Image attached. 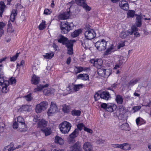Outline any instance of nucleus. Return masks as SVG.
<instances>
[{
    "mask_svg": "<svg viewBox=\"0 0 151 151\" xmlns=\"http://www.w3.org/2000/svg\"><path fill=\"white\" fill-rule=\"evenodd\" d=\"M55 142L62 145L63 143V141L60 137L57 136L55 137Z\"/></svg>",
    "mask_w": 151,
    "mask_h": 151,
    "instance_id": "35",
    "label": "nucleus"
},
{
    "mask_svg": "<svg viewBox=\"0 0 151 151\" xmlns=\"http://www.w3.org/2000/svg\"><path fill=\"white\" fill-rule=\"evenodd\" d=\"M85 1L86 0H75L76 4L81 6L85 3Z\"/></svg>",
    "mask_w": 151,
    "mask_h": 151,
    "instance_id": "46",
    "label": "nucleus"
},
{
    "mask_svg": "<svg viewBox=\"0 0 151 151\" xmlns=\"http://www.w3.org/2000/svg\"><path fill=\"white\" fill-rule=\"evenodd\" d=\"M77 127L80 130H81L83 129V128L84 127V125L83 123H80L77 125Z\"/></svg>",
    "mask_w": 151,
    "mask_h": 151,
    "instance_id": "62",
    "label": "nucleus"
},
{
    "mask_svg": "<svg viewBox=\"0 0 151 151\" xmlns=\"http://www.w3.org/2000/svg\"><path fill=\"white\" fill-rule=\"evenodd\" d=\"M74 25L72 22L70 23L67 21L61 22L60 25L61 32L63 34H66L69 31L73 29Z\"/></svg>",
    "mask_w": 151,
    "mask_h": 151,
    "instance_id": "1",
    "label": "nucleus"
},
{
    "mask_svg": "<svg viewBox=\"0 0 151 151\" xmlns=\"http://www.w3.org/2000/svg\"><path fill=\"white\" fill-rule=\"evenodd\" d=\"M68 40V38L65 37L62 35H60L58 37V42L64 45Z\"/></svg>",
    "mask_w": 151,
    "mask_h": 151,
    "instance_id": "16",
    "label": "nucleus"
},
{
    "mask_svg": "<svg viewBox=\"0 0 151 151\" xmlns=\"http://www.w3.org/2000/svg\"><path fill=\"white\" fill-rule=\"evenodd\" d=\"M100 97L104 99L108 100L110 97V95L109 93L107 91L102 92L100 94Z\"/></svg>",
    "mask_w": 151,
    "mask_h": 151,
    "instance_id": "13",
    "label": "nucleus"
},
{
    "mask_svg": "<svg viewBox=\"0 0 151 151\" xmlns=\"http://www.w3.org/2000/svg\"><path fill=\"white\" fill-rule=\"evenodd\" d=\"M83 147L85 151H93L92 145L89 142H85L83 144Z\"/></svg>",
    "mask_w": 151,
    "mask_h": 151,
    "instance_id": "10",
    "label": "nucleus"
},
{
    "mask_svg": "<svg viewBox=\"0 0 151 151\" xmlns=\"http://www.w3.org/2000/svg\"><path fill=\"white\" fill-rule=\"evenodd\" d=\"M139 78L136 79H134L131 80L129 83V86H133L136 84L139 81Z\"/></svg>",
    "mask_w": 151,
    "mask_h": 151,
    "instance_id": "32",
    "label": "nucleus"
},
{
    "mask_svg": "<svg viewBox=\"0 0 151 151\" xmlns=\"http://www.w3.org/2000/svg\"><path fill=\"white\" fill-rule=\"evenodd\" d=\"M132 34V32H130L129 31H122L120 33V36L122 38L124 39L126 38L129 35H131Z\"/></svg>",
    "mask_w": 151,
    "mask_h": 151,
    "instance_id": "14",
    "label": "nucleus"
},
{
    "mask_svg": "<svg viewBox=\"0 0 151 151\" xmlns=\"http://www.w3.org/2000/svg\"><path fill=\"white\" fill-rule=\"evenodd\" d=\"M40 81V77L35 75H34L32 78V83L35 85H37L39 83Z\"/></svg>",
    "mask_w": 151,
    "mask_h": 151,
    "instance_id": "20",
    "label": "nucleus"
},
{
    "mask_svg": "<svg viewBox=\"0 0 151 151\" xmlns=\"http://www.w3.org/2000/svg\"><path fill=\"white\" fill-rule=\"evenodd\" d=\"M116 108V106H114L111 104H108V106H107L106 110L108 111L112 112L115 110Z\"/></svg>",
    "mask_w": 151,
    "mask_h": 151,
    "instance_id": "22",
    "label": "nucleus"
},
{
    "mask_svg": "<svg viewBox=\"0 0 151 151\" xmlns=\"http://www.w3.org/2000/svg\"><path fill=\"white\" fill-rule=\"evenodd\" d=\"M14 149L13 147L10 145H8L6 146L4 149V151H13Z\"/></svg>",
    "mask_w": 151,
    "mask_h": 151,
    "instance_id": "47",
    "label": "nucleus"
},
{
    "mask_svg": "<svg viewBox=\"0 0 151 151\" xmlns=\"http://www.w3.org/2000/svg\"><path fill=\"white\" fill-rule=\"evenodd\" d=\"M18 122L22 126L21 128L23 129L25 127L24 119L21 116H19L17 118Z\"/></svg>",
    "mask_w": 151,
    "mask_h": 151,
    "instance_id": "18",
    "label": "nucleus"
},
{
    "mask_svg": "<svg viewBox=\"0 0 151 151\" xmlns=\"http://www.w3.org/2000/svg\"><path fill=\"white\" fill-rule=\"evenodd\" d=\"M48 105L47 102L44 101L36 106L35 110L37 113H40L44 110L47 108Z\"/></svg>",
    "mask_w": 151,
    "mask_h": 151,
    "instance_id": "5",
    "label": "nucleus"
},
{
    "mask_svg": "<svg viewBox=\"0 0 151 151\" xmlns=\"http://www.w3.org/2000/svg\"><path fill=\"white\" fill-rule=\"evenodd\" d=\"M47 126V122L44 119H42L40 120L38 123V127L41 129L42 128L46 127Z\"/></svg>",
    "mask_w": 151,
    "mask_h": 151,
    "instance_id": "12",
    "label": "nucleus"
},
{
    "mask_svg": "<svg viewBox=\"0 0 151 151\" xmlns=\"http://www.w3.org/2000/svg\"><path fill=\"white\" fill-rule=\"evenodd\" d=\"M17 9H13L10 17V19L12 22H13L14 21L15 17L17 16Z\"/></svg>",
    "mask_w": 151,
    "mask_h": 151,
    "instance_id": "23",
    "label": "nucleus"
},
{
    "mask_svg": "<svg viewBox=\"0 0 151 151\" xmlns=\"http://www.w3.org/2000/svg\"><path fill=\"white\" fill-rule=\"evenodd\" d=\"M111 71L109 69H105L104 77H108L111 74Z\"/></svg>",
    "mask_w": 151,
    "mask_h": 151,
    "instance_id": "43",
    "label": "nucleus"
},
{
    "mask_svg": "<svg viewBox=\"0 0 151 151\" xmlns=\"http://www.w3.org/2000/svg\"><path fill=\"white\" fill-rule=\"evenodd\" d=\"M83 85L82 84L75 85L73 86V90L75 91H78L83 88Z\"/></svg>",
    "mask_w": 151,
    "mask_h": 151,
    "instance_id": "39",
    "label": "nucleus"
},
{
    "mask_svg": "<svg viewBox=\"0 0 151 151\" xmlns=\"http://www.w3.org/2000/svg\"><path fill=\"white\" fill-rule=\"evenodd\" d=\"M75 72L77 74L83 71V67L81 66H76Z\"/></svg>",
    "mask_w": 151,
    "mask_h": 151,
    "instance_id": "38",
    "label": "nucleus"
},
{
    "mask_svg": "<svg viewBox=\"0 0 151 151\" xmlns=\"http://www.w3.org/2000/svg\"><path fill=\"white\" fill-rule=\"evenodd\" d=\"M85 37L88 40L93 39L96 36V33L92 29H88L84 33Z\"/></svg>",
    "mask_w": 151,
    "mask_h": 151,
    "instance_id": "6",
    "label": "nucleus"
},
{
    "mask_svg": "<svg viewBox=\"0 0 151 151\" xmlns=\"http://www.w3.org/2000/svg\"><path fill=\"white\" fill-rule=\"evenodd\" d=\"M82 6L86 12H89L91 9V8L85 3Z\"/></svg>",
    "mask_w": 151,
    "mask_h": 151,
    "instance_id": "45",
    "label": "nucleus"
},
{
    "mask_svg": "<svg viewBox=\"0 0 151 151\" xmlns=\"http://www.w3.org/2000/svg\"><path fill=\"white\" fill-rule=\"evenodd\" d=\"M24 97L26 100L27 101H30L32 99V97L30 94H28L26 96Z\"/></svg>",
    "mask_w": 151,
    "mask_h": 151,
    "instance_id": "58",
    "label": "nucleus"
},
{
    "mask_svg": "<svg viewBox=\"0 0 151 151\" xmlns=\"http://www.w3.org/2000/svg\"><path fill=\"white\" fill-rule=\"evenodd\" d=\"M3 66L2 64H0V76H3Z\"/></svg>",
    "mask_w": 151,
    "mask_h": 151,
    "instance_id": "63",
    "label": "nucleus"
},
{
    "mask_svg": "<svg viewBox=\"0 0 151 151\" xmlns=\"http://www.w3.org/2000/svg\"><path fill=\"white\" fill-rule=\"evenodd\" d=\"M141 108V106H134L133 107L132 110H134V113L140 110Z\"/></svg>",
    "mask_w": 151,
    "mask_h": 151,
    "instance_id": "56",
    "label": "nucleus"
},
{
    "mask_svg": "<svg viewBox=\"0 0 151 151\" xmlns=\"http://www.w3.org/2000/svg\"><path fill=\"white\" fill-rule=\"evenodd\" d=\"M84 130L90 133H92L93 132V131L91 129L85 127H84Z\"/></svg>",
    "mask_w": 151,
    "mask_h": 151,
    "instance_id": "64",
    "label": "nucleus"
},
{
    "mask_svg": "<svg viewBox=\"0 0 151 151\" xmlns=\"http://www.w3.org/2000/svg\"><path fill=\"white\" fill-rule=\"evenodd\" d=\"M64 45H65L67 48L73 47V45L72 44L71 41H69V40H68L67 41Z\"/></svg>",
    "mask_w": 151,
    "mask_h": 151,
    "instance_id": "40",
    "label": "nucleus"
},
{
    "mask_svg": "<svg viewBox=\"0 0 151 151\" xmlns=\"http://www.w3.org/2000/svg\"><path fill=\"white\" fill-rule=\"evenodd\" d=\"M103 61L101 59H96L94 66L97 68L101 67Z\"/></svg>",
    "mask_w": 151,
    "mask_h": 151,
    "instance_id": "17",
    "label": "nucleus"
},
{
    "mask_svg": "<svg viewBox=\"0 0 151 151\" xmlns=\"http://www.w3.org/2000/svg\"><path fill=\"white\" fill-rule=\"evenodd\" d=\"M119 111L120 112V113L123 114L125 112L124 107L122 105L119 106Z\"/></svg>",
    "mask_w": 151,
    "mask_h": 151,
    "instance_id": "54",
    "label": "nucleus"
},
{
    "mask_svg": "<svg viewBox=\"0 0 151 151\" xmlns=\"http://www.w3.org/2000/svg\"><path fill=\"white\" fill-rule=\"evenodd\" d=\"M71 127V125L70 123L65 121L59 124V128L62 133L65 134L68 133Z\"/></svg>",
    "mask_w": 151,
    "mask_h": 151,
    "instance_id": "2",
    "label": "nucleus"
},
{
    "mask_svg": "<svg viewBox=\"0 0 151 151\" xmlns=\"http://www.w3.org/2000/svg\"><path fill=\"white\" fill-rule=\"evenodd\" d=\"M5 5L3 2H0V16L1 17Z\"/></svg>",
    "mask_w": 151,
    "mask_h": 151,
    "instance_id": "29",
    "label": "nucleus"
},
{
    "mask_svg": "<svg viewBox=\"0 0 151 151\" xmlns=\"http://www.w3.org/2000/svg\"><path fill=\"white\" fill-rule=\"evenodd\" d=\"M73 86L72 85H70L66 88V90L68 91V93H70L73 91Z\"/></svg>",
    "mask_w": 151,
    "mask_h": 151,
    "instance_id": "51",
    "label": "nucleus"
},
{
    "mask_svg": "<svg viewBox=\"0 0 151 151\" xmlns=\"http://www.w3.org/2000/svg\"><path fill=\"white\" fill-rule=\"evenodd\" d=\"M5 126V124L4 123H0V132H2L4 131Z\"/></svg>",
    "mask_w": 151,
    "mask_h": 151,
    "instance_id": "49",
    "label": "nucleus"
},
{
    "mask_svg": "<svg viewBox=\"0 0 151 151\" xmlns=\"http://www.w3.org/2000/svg\"><path fill=\"white\" fill-rule=\"evenodd\" d=\"M14 31V30L13 29L12 24L10 23H9L8 25L7 32L9 33H13Z\"/></svg>",
    "mask_w": 151,
    "mask_h": 151,
    "instance_id": "42",
    "label": "nucleus"
},
{
    "mask_svg": "<svg viewBox=\"0 0 151 151\" xmlns=\"http://www.w3.org/2000/svg\"><path fill=\"white\" fill-rule=\"evenodd\" d=\"M55 92V90L53 88H49L48 89L45 90L44 91V93L45 95L49 96L50 94H52Z\"/></svg>",
    "mask_w": 151,
    "mask_h": 151,
    "instance_id": "24",
    "label": "nucleus"
},
{
    "mask_svg": "<svg viewBox=\"0 0 151 151\" xmlns=\"http://www.w3.org/2000/svg\"><path fill=\"white\" fill-rule=\"evenodd\" d=\"M119 6L124 10H127L129 9V6L128 3L125 0H122L119 3Z\"/></svg>",
    "mask_w": 151,
    "mask_h": 151,
    "instance_id": "11",
    "label": "nucleus"
},
{
    "mask_svg": "<svg viewBox=\"0 0 151 151\" xmlns=\"http://www.w3.org/2000/svg\"><path fill=\"white\" fill-rule=\"evenodd\" d=\"M94 98L95 101H97L100 97V94L96 93L94 95Z\"/></svg>",
    "mask_w": 151,
    "mask_h": 151,
    "instance_id": "59",
    "label": "nucleus"
},
{
    "mask_svg": "<svg viewBox=\"0 0 151 151\" xmlns=\"http://www.w3.org/2000/svg\"><path fill=\"white\" fill-rule=\"evenodd\" d=\"M54 54L53 52L47 53L45 55H43V56L45 58L48 59H51L54 56Z\"/></svg>",
    "mask_w": 151,
    "mask_h": 151,
    "instance_id": "27",
    "label": "nucleus"
},
{
    "mask_svg": "<svg viewBox=\"0 0 151 151\" xmlns=\"http://www.w3.org/2000/svg\"><path fill=\"white\" fill-rule=\"evenodd\" d=\"M89 78V76L87 74H80L77 76V79H81L84 81L88 80Z\"/></svg>",
    "mask_w": 151,
    "mask_h": 151,
    "instance_id": "19",
    "label": "nucleus"
},
{
    "mask_svg": "<svg viewBox=\"0 0 151 151\" xmlns=\"http://www.w3.org/2000/svg\"><path fill=\"white\" fill-rule=\"evenodd\" d=\"M41 130L45 134L46 136L49 135L51 133L50 129H48L46 127L42 129Z\"/></svg>",
    "mask_w": 151,
    "mask_h": 151,
    "instance_id": "28",
    "label": "nucleus"
},
{
    "mask_svg": "<svg viewBox=\"0 0 151 151\" xmlns=\"http://www.w3.org/2000/svg\"><path fill=\"white\" fill-rule=\"evenodd\" d=\"M107 42L104 39L99 40L95 43V46L99 51L104 50L106 48Z\"/></svg>",
    "mask_w": 151,
    "mask_h": 151,
    "instance_id": "4",
    "label": "nucleus"
},
{
    "mask_svg": "<svg viewBox=\"0 0 151 151\" xmlns=\"http://www.w3.org/2000/svg\"><path fill=\"white\" fill-rule=\"evenodd\" d=\"M19 53H17L16 55L10 58V60L11 61H15L19 56Z\"/></svg>",
    "mask_w": 151,
    "mask_h": 151,
    "instance_id": "55",
    "label": "nucleus"
},
{
    "mask_svg": "<svg viewBox=\"0 0 151 151\" xmlns=\"http://www.w3.org/2000/svg\"><path fill=\"white\" fill-rule=\"evenodd\" d=\"M52 12L51 10H49L48 9H45L44 11V14L46 15L50 14Z\"/></svg>",
    "mask_w": 151,
    "mask_h": 151,
    "instance_id": "57",
    "label": "nucleus"
},
{
    "mask_svg": "<svg viewBox=\"0 0 151 151\" xmlns=\"http://www.w3.org/2000/svg\"><path fill=\"white\" fill-rule=\"evenodd\" d=\"M114 49V45L112 44L110 47L108 48L106 51L105 52L104 54L105 55H108L111 53V52L114 51L112 50Z\"/></svg>",
    "mask_w": 151,
    "mask_h": 151,
    "instance_id": "34",
    "label": "nucleus"
},
{
    "mask_svg": "<svg viewBox=\"0 0 151 151\" xmlns=\"http://www.w3.org/2000/svg\"><path fill=\"white\" fill-rule=\"evenodd\" d=\"M123 62L122 60H119V63L115 65L114 67V69H117L120 68V67L123 64Z\"/></svg>",
    "mask_w": 151,
    "mask_h": 151,
    "instance_id": "50",
    "label": "nucleus"
},
{
    "mask_svg": "<svg viewBox=\"0 0 151 151\" xmlns=\"http://www.w3.org/2000/svg\"><path fill=\"white\" fill-rule=\"evenodd\" d=\"M20 125H21L18 123L15 122L13 123V128L14 129H17L18 127L19 128H21V127L20 126Z\"/></svg>",
    "mask_w": 151,
    "mask_h": 151,
    "instance_id": "53",
    "label": "nucleus"
},
{
    "mask_svg": "<svg viewBox=\"0 0 151 151\" xmlns=\"http://www.w3.org/2000/svg\"><path fill=\"white\" fill-rule=\"evenodd\" d=\"M141 120H142V119L140 118H138L136 119V123L137 125H141L142 124L141 122Z\"/></svg>",
    "mask_w": 151,
    "mask_h": 151,
    "instance_id": "60",
    "label": "nucleus"
},
{
    "mask_svg": "<svg viewBox=\"0 0 151 151\" xmlns=\"http://www.w3.org/2000/svg\"><path fill=\"white\" fill-rule=\"evenodd\" d=\"M128 17H132L134 15V12L132 10H129L127 13Z\"/></svg>",
    "mask_w": 151,
    "mask_h": 151,
    "instance_id": "52",
    "label": "nucleus"
},
{
    "mask_svg": "<svg viewBox=\"0 0 151 151\" xmlns=\"http://www.w3.org/2000/svg\"><path fill=\"white\" fill-rule=\"evenodd\" d=\"M58 108L55 103L51 102L50 108L47 112L48 115L51 116L52 114L58 111Z\"/></svg>",
    "mask_w": 151,
    "mask_h": 151,
    "instance_id": "7",
    "label": "nucleus"
},
{
    "mask_svg": "<svg viewBox=\"0 0 151 151\" xmlns=\"http://www.w3.org/2000/svg\"><path fill=\"white\" fill-rule=\"evenodd\" d=\"M48 86V84H46L45 85H39L37 86L36 88H35L34 89V92H37L38 91H40L44 88L45 87H47Z\"/></svg>",
    "mask_w": 151,
    "mask_h": 151,
    "instance_id": "15",
    "label": "nucleus"
},
{
    "mask_svg": "<svg viewBox=\"0 0 151 151\" xmlns=\"http://www.w3.org/2000/svg\"><path fill=\"white\" fill-rule=\"evenodd\" d=\"M78 129H75V130L70 135V138H74L78 135Z\"/></svg>",
    "mask_w": 151,
    "mask_h": 151,
    "instance_id": "30",
    "label": "nucleus"
},
{
    "mask_svg": "<svg viewBox=\"0 0 151 151\" xmlns=\"http://www.w3.org/2000/svg\"><path fill=\"white\" fill-rule=\"evenodd\" d=\"M123 100L122 96L119 95H117L115 99V100L118 104H122Z\"/></svg>",
    "mask_w": 151,
    "mask_h": 151,
    "instance_id": "26",
    "label": "nucleus"
},
{
    "mask_svg": "<svg viewBox=\"0 0 151 151\" xmlns=\"http://www.w3.org/2000/svg\"><path fill=\"white\" fill-rule=\"evenodd\" d=\"M97 69H98L97 71L98 75L100 76L104 77V73L105 69L101 67Z\"/></svg>",
    "mask_w": 151,
    "mask_h": 151,
    "instance_id": "33",
    "label": "nucleus"
},
{
    "mask_svg": "<svg viewBox=\"0 0 151 151\" xmlns=\"http://www.w3.org/2000/svg\"><path fill=\"white\" fill-rule=\"evenodd\" d=\"M70 11L69 10L60 14L58 16V19L61 20L68 19L70 15Z\"/></svg>",
    "mask_w": 151,
    "mask_h": 151,
    "instance_id": "9",
    "label": "nucleus"
},
{
    "mask_svg": "<svg viewBox=\"0 0 151 151\" xmlns=\"http://www.w3.org/2000/svg\"><path fill=\"white\" fill-rule=\"evenodd\" d=\"M136 24L137 27H139L141 26V19L140 17H138L136 18Z\"/></svg>",
    "mask_w": 151,
    "mask_h": 151,
    "instance_id": "41",
    "label": "nucleus"
},
{
    "mask_svg": "<svg viewBox=\"0 0 151 151\" xmlns=\"http://www.w3.org/2000/svg\"><path fill=\"white\" fill-rule=\"evenodd\" d=\"M8 81L9 83V84L13 85H15L16 82V81L15 79L13 78H11L9 81Z\"/></svg>",
    "mask_w": 151,
    "mask_h": 151,
    "instance_id": "48",
    "label": "nucleus"
},
{
    "mask_svg": "<svg viewBox=\"0 0 151 151\" xmlns=\"http://www.w3.org/2000/svg\"><path fill=\"white\" fill-rule=\"evenodd\" d=\"M21 111L23 112L24 111L29 112L31 110L32 108L31 106L27 105H24L21 108Z\"/></svg>",
    "mask_w": 151,
    "mask_h": 151,
    "instance_id": "21",
    "label": "nucleus"
},
{
    "mask_svg": "<svg viewBox=\"0 0 151 151\" xmlns=\"http://www.w3.org/2000/svg\"><path fill=\"white\" fill-rule=\"evenodd\" d=\"M82 32V30L81 29H78L76 30L71 33V36L73 37H77Z\"/></svg>",
    "mask_w": 151,
    "mask_h": 151,
    "instance_id": "25",
    "label": "nucleus"
},
{
    "mask_svg": "<svg viewBox=\"0 0 151 151\" xmlns=\"http://www.w3.org/2000/svg\"><path fill=\"white\" fill-rule=\"evenodd\" d=\"M45 20H42V23L39 26V28L40 30H43L45 27Z\"/></svg>",
    "mask_w": 151,
    "mask_h": 151,
    "instance_id": "44",
    "label": "nucleus"
},
{
    "mask_svg": "<svg viewBox=\"0 0 151 151\" xmlns=\"http://www.w3.org/2000/svg\"><path fill=\"white\" fill-rule=\"evenodd\" d=\"M68 53L69 55H72L73 53V47L68 48Z\"/></svg>",
    "mask_w": 151,
    "mask_h": 151,
    "instance_id": "61",
    "label": "nucleus"
},
{
    "mask_svg": "<svg viewBox=\"0 0 151 151\" xmlns=\"http://www.w3.org/2000/svg\"><path fill=\"white\" fill-rule=\"evenodd\" d=\"M71 114L73 116H79L81 114V111L79 110L74 109L71 111Z\"/></svg>",
    "mask_w": 151,
    "mask_h": 151,
    "instance_id": "36",
    "label": "nucleus"
},
{
    "mask_svg": "<svg viewBox=\"0 0 151 151\" xmlns=\"http://www.w3.org/2000/svg\"><path fill=\"white\" fill-rule=\"evenodd\" d=\"M70 151H83L81 147V143L79 142L72 145L70 147Z\"/></svg>",
    "mask_w": 151,
    "mask_h": 151,
    "instance_id": "8",
    "label": "nucleus"
},
{
    "mask_svg": "<svg viewBox=\"0 0 151 151\" xmlns=\"http://www.w3.org/2000/svg\"><path fill=\"white\" fill-rule=\"evenodd\" d=\"M130 149V145L129 144L127 143L123 144L122 150H129Z\"/></svg>",
    "mask_w": 151,
    "mask_h": 151,
    "instance_id": "37",
    "label": "nucleus"
},
{
    "mask_svg": "<svg viewBox=\"0 0 151 151\" xmlns=\"http://www.w3.org/2000/svg\"><path fill=\"white\" fill-rule=\"evenodd\" d=\"M9 82L8 81H5L4 79V76H0V86L2 87V91L3 93H6L9 90Z\"/></svg>",
    "mask_w": 151,
    "mask_h": 151,
    "instance_id": "3",
    "label": "nucleus"
},
{
    "mask_svg": "<svg viewBox=\"0 0 151 151\" xmlns=\"http://www.w3.org/2000/svg\"><path fill=\"white\" fill-rule=\"evenodd\" d=\"M121 128L122 129L125 130L129 131L130 129L129 124L127 123L122 124L121 126Z\"/></svg>",
    "mask_w": 151,
    "mask_h": 151,
    "instance_id": "31",
    "label": "nucleus"
}]
</instances>
